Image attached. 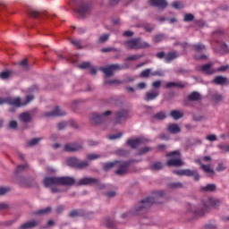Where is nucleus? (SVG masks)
Segmentation results:
<instances>
[{
    "label": "nucleus",
    "instance_id": "f257e3e1",
    "mask_svg": "<svg viewBox=\"0 0 229 229\" xmlns=\"http://www.w3.org/2000/svg\"><path fill=\"white\" fill-rule=\"evenodd\" d=\"M152 203H155V198L148 197V198L141 200V202H140V204L136 207L134 211H130V212L124 213L123 215H122L121 217L123 219H128V217H131V216H138L144 212H147L148 208H149V207H151Z\"/></svg>",
    "mask_w": 229,
    "mask_h": 229
},
{
    "label": "nucleus",
    "instance_id": "f03ea898",
    "mask_svg": "<svg viewBox=\"0 0 229 229\" xmlns=\"http://www.w3.org/2000/svg\"><path fill=\"white\" fill-rule=\"evenodd\" d=\"M203 209L196 210L193 207H191V211L193 212L196 216H205L207 212H208V208L212 207L213 208H217L221 205V200L219 199L208 197L203 199Z\"/></svg>",
    "mask_w": 229,
    "mask_h": 229
},
{
    "label": "nucleus",
    "instance_id": "7ed1b4c3",
    "mask_svg": "<svg viewBox=\"0 0 229 229\" xmlns=\"http://www.w3.org/2000/svg\"><path fill=\"white\" fill-rule=\"evenodd\" d=\"M76 180L72 177H47L44 180L45 187H55V185H74Z\"/></svg>",
    "mask_w": 229,
    "mask_h": 229
},
{
    "label": "nucleus",
    "instance_id": "20e7f679",
    "mask_svg": "<svg viewBox=\"0 0 229 229\" xmlns=\"http://www.w3.org/2000/svg\"><path fill=\"white\" fill-rule=\"evenodd\" d=\"M112 167H117L115 174L123 176V174H126V173H128L130 162L114 161L104 164V169L106 171H110Z\"/></svg>",
    "mask_w": 229,
    "mask_h": 229
},
{
    "label": "nucleus",
    "instance_id": "39448f33",
    "mask_svg": "<svg viewBox=\"0 0 229 229\" xmlns=\"http://www.w3.org/2000/svg\"><path fill=\"white\" fill-rule=\"evenodd\" d=\"M123 44L127 49H148L149 47V43L141 42L139 38L124 41Z\"/></svg>",
    "mask_w": 229,
    "mask_h": 229
},
{
    "label": "nucleus",
    "instance_id": "423d86ee",
    "mask_svg": "<svg viewBox=\"0 0 229 229\" xmlns=\"http://www.w3.org/2000/svg\"><path fill=\"white\" fill-rule=\"evenodd\" d=\"M34 97L32 95L27 96V101L22 104L21 102V98H8L7 99H3L0 98V105H4V103H7L8 105H11L12 106H16L19 108V106H22V105H28L30 101H33Z\"/></svg>",
    "mask_w": 229,
    "mask_h": 229
},
{
    "label": "nucleus",
    "instance_id": "0eeeda50",
    "mask_svg": "<svg viewBox=\"0 0 229 229\" xmlns=\"http://www.w3.org/2000/svg\"><path fill=\"white\" fill-rule=\"evenodd\" d=\"M166 157H170V159L166 163V165H168L169 167H180L183 164V161L180 159L179 151H174L170 154H166Z\"/></svg>",
    "mask_w": 229,
    "mask_h": 229
},
{
    "label": "nucleus",
    "instance_id": "6e6552de",
    "mask_svg": "<svg viewBox=\"0 0 229 229\" xmlns=\"http://www.w3.org/2000/svg\"><path fill=\"white\" fill-rule=\"evenodd\" d=\"M67 165L70 167H75V169H85L89 163L87 161H80L76 157H70L66 160Z\"/></svg>",
    "mask_w": 229,
    "mask_h": 229
},
{
    "label": "nucleus",
    "instance_id": "1a4fd4ad",
    "mask_svg": "<svg viewBox=\"0 0 229 229\" xmlns=\"http://www.w3.org/2000/svg\"><path fill=\"white\" fill-rule=\"evenodd\" d=\"M174 174H177L178 176H194L195 180H199V174L196 170L191 169H182L174 171Z\"/></svg>",
    "mask_w": 229,
    "mask_h": 229
},
{
    "label": "nucleus",
    "instance_id": "9d476101",
    "mask_svg": "<svg viewBox=\"0 0 229 229\" xmlns=\"http://www.w3.org/2000/svg\"><path fill=\"white\" fill-rule=\"evenodd\" d=\"M90 10H92V7L89 4H82L75 10V12L78 13V15L83 19L84 17H87L89 13H90Z\"/></svg>",
    "mask_w": 229,
    "mask_h": 229
},
{
    "label": "nucleus",
    "instance_id": "9b49d317",
    "mask_svg": "<svg viewBox=\"0 0 229 229\" xmlns=\"http://www.w3.org/2000/svg\"><path fill=\"white\" fill-rule=\"evenodd\" d=\"M121 66L119 64H111L107 67L100 68V71L106 74V76H112L114 71H119Z\"/></svg>",
    "mask_w": 229,
    "mask_h": 229
},
{
    "label": "nucleus",
    "instance_id": "f8f14e48",
    "mask_svg": "<svg viewBox=\"0 0 229 229\" xmlns=\"http://www.w3.org/2000/svg\"><path fill=\"white\" fill-rule=\"evenodd\" d=\"M147 140L144 138H138L135 140H127V144L132 148V149H135V148H139L140 144L146 143Z\"/></svg>",
    "mask_w": 229,
    "mask_h": 229
},
{
    "label": "nucleus",
    "instance_id": "ddd939ff",
    "mask_svg": "<svg viewBox=\"0 0 229 229\" xmlns=\"http://www.w3.org/2000/svg\"><path fill=\"white\" fill-rule=\"evenodd\" d=\"M98 183H99V181H98V179L84 177L81 179L76 184L77 185H92V184L98 185Z\"/></svg>",
    "mask_w": 229,
    "mask_h": 229
},
{
    "label": "nucleus",
    "instance_id": "4468645a",
    "mask_svg": "<svg viewBox=\"0 0 229 229\" xmlns=\"http://www.w3.org/2000/svg\"><path fill=\"white\" fill-rule=\"evenodd\" d=\"M212 64H208L201 66H198L197 69L201 72H204V74H214V72H216V70L212 69Z\"/></svg>",
    "mask_w": 229,
    "mask_h": 229
},
{
    "label": "nucleus",
    "instance_id": "2eb2a0df",
    "mask_svg": "<svg viewBox=\"0 0 229 229\" xmlns=\"http://www.w3.org/2000/svg\"><path fill=\"white\" fill-rule=\"evenodd\" d=\"M110 114H112V112L110 111H106L104 114H98L96 113L93 114V117H92V121L98 124V123H101L102 121H105V117L110 115Z\"/></svg>",
    "mask_w": 229,
    "mask_h": 229
},
{
    "label": "nucleus",
    "instance_id": "dca6fc26",
    "mask_svg": "<svg viewBox=\"0 0 229 229\" xmlns=\"http://www.w3.org/2000/svg\"><path fill=\"white\" fill-rule=\"evenodd\" d=\"M45 115L46 117H61L65 115V111H62L59 106H56L53 112L46 113Z\"/></svg>",
    "mask_w": 229,
    "mask_h": 229
},
{
    "label": "nucleus",
    "instance_id": "f3484780",
    "mask_svg": "<svg viewBox=\"0 0 229 229\" xmlns=\"http://www.w3.org/2000/svg\"><path fill=\"white\" fill-rule=\"evenodd\" d=\"M83 148L81 145H78L76 143H67L64 146V151L72 152V151H80Z\"/></svg>",
    "mask_w": 229,
    "mask_h": 229
},
{
    "label": "nucleus",
    "instance_id": "a211bd4d",
    "mask_svg": "<svg viewBox=\"0 0 229 229\" xmlns=\"http://www.w3.org/2000/svg\"><path fill=\"white\" fill-rule=\"evenodd\" d=\"M151 6H157V8H165L167 6V1L165 0H149Z\"/></svg>",
    "mask_w": 229,
    "mask_h": 229
},
{
    "label": "nucleus",
    "instance_id": "6ab92c4d",
    "mask_svg": "<svg viewBox=\"0 0 229 229\" xmlns=\"http://www.w3.org/2000/svg\"><path fill=\"white\" fill-rule=\"evenodd\" d=\"M175 58H178V53L170 52L165 55V64H170V62H173V60H174Z\"/></svg>",
    "mask_w": 229,
    "mask_h": 229
},
{
    "label": "nucleus",
    "instance_id": "aec40b11",
    "mask_svg": "<svg viewBox=\"0 0 229 229\" xmlns=\"http://www.w3.org/2000/svg\"><path fill=\"white\" fill-rule=\"evenodd\" d=\"M37 225H38L37 221L33 220V221H30V222H27L25 224H22L20 226V229H31V228H35V226H37Z\"/></svg>",
    "mask_w": 229,
    "mask_h": 229
},
{
    "label": "nucleus",
    "instance_id": "412c9836",
    "mask_svg": "<svg viewBox=\"0 0 229 229\" xmlns=\"http://www.w3.org/2000/svg\"><path fill=\"white\" fill-rule=\"evenodd\" d=\"M158 96H159L158 91L147 92L145 99L146 101H151L153 99H156V98H158Z\"/></svg>",
    "mask_w": 229,
    "mask_h": 229
},
{
    "label": "nucleus",
    "instance_id": "4be33fe9",
    "mask_svg": "<svg viewBox=\"0 0 229 229\" xmlns=\"http://www.w3.org/2000/svg\"><path fill=\"white\" fill-rule=\"evenodd\" d=\"M171 117L175 119V121H178V119H182L183 117V112L182 111H178V110H173L170 113Z\"/></svg>",
    "mask_w": 229,
    "mask_h": 229
},
{
    "label": "nucleus",
    "instance_id": "5701e85b",
    "mask_svg": "<svg viewBox=\"0 0 229 229\" xmlns=\"http://www.w3.org/2000/svg\"><path fill=\"white\" fill-rule=\"evenodd\" d=\"M213 83H215L216 85H225L226 84V78L223 76H216L213 80Z\"/></svg>",
    "mask_w": 229,
    "mask_h": 229
},
{
    "label": "nucleus",
    "instance_id": "b1692460",
    "mask_svg": "<svg viewBox=\"0 0 229 229\" xmlns=\"http://www.w3.org/2000/svg\"><path fill=\"white\" fill-rule=\"evenodd\" d=\"M168 131L169 133H180L181 130L178 124H170L168 125Z\"/></svg>",
    "mask_w": 229,
    "mask_h": 229
},
{
    "label": "nucleus",
    "instance_id": "393cba45",
    "mask_svg": "<svg viewBox=\"0 0 229 229\" xmlns=\"http://www.w3.org/2000/svg\"><path fill=\"white\" fill-rule=\"evenodd\" d=\"M219 48H215V51H217L218 53H228V46L225 43L218 44Z\"/></svg>",
    "mask_w": 229,
    "mask_h": 229
},
{
    "label": "nucleus",
    "instance_id": "a878e982",
    "mask_svg": "<svg viewBox=\"0 0 229 229\" xmlns=\"http://www.w3.org/2000/svg\"><path fill=\"white\" fill-rule=\"evenodd\" d=\"M20 120L22 123H30L31 121V115H30V113H23L20 115Z\"/></svg>",
    "mask_w": 229,
    "mask_h": 229
},
{
    "label": "nucleus",
    "instance_id": "bb28decb",
    "mask_svg": "<svg viewBox=\"0 0 229 229\" xmlns=\"http://www.w3.org/2000/svg\"><path fill=\"white\" fill-rule=\"evenodd\" d=\"M200 167L204 171V173H207V174H209V176H213L214 170L210 168V165H201Z\"/></svg>",
    "mask_w": 229,
    "mask_h": 229
},
{
    "label": "nucleus",
    "instance_id": "cd10ccee",
    "mask_svg": "<svg viewBox=\"0 0 229 229\" xmlns=\"http://www.w3.org/2000/svg\"><path fill=\"white\" fill-rule=\"evenodd\" d=\"M151 171H159V169H162L164 167V165L160 162H156L150 165Z\"/></svg>",
    "mask_w": 229,
    "mask_h": 229
},
{
    "label": "nucleus",
    "instance_id": "c85d7f7f",
    "mask_svg": "<svg viewBox=\"0 0 229 229\" xmlns=\"http://www.w3.org/2000/svg\"><path fill=\"white\" fill-rule=\"evenodd\" d=\"M201 95L198 92H192L189 95L188 98L190 101H198V99H200Z\"/></svg>",
    "mask_w": 229,
    "mask_h": 229
},
{
    "label": "nucleus",
    "instance_id": "c756f323",
    "mask_svg": "<svg viewBox=\"0 0 229 229\" xmlns=\"http://www.w3.org/2000/svg\"><path fill=\"white\" fill-rule=\"evenodd\" d=\"M126 117H128V112L126 111H122L120 113H117L116 114V119H117V123H119V121H123V119H125Z\"/></svg>",
    "mask_w": 229,
    "mask_h": 229
},
{
    "label": "nucleus",
    "instance_id": "7c9ffc66",
    "mask_svg": "<svg viewBox=\"0 0 229 229\" xmlns=\"http://www.w3.org/2000/svg\"><path fill=\"white\" fill-rule=\"evenodd\" d=\"M216 189V184H207L206 186H203L201 188V191H204L206 192H212Z\"/></svg>",
    "mask_w": 229,
    "mask_h": 229
},
{
    "label": "nucleus",
    "instance_id": "2f4dec72",
    "mask_svg": "<svg viewBox=\"0 0 229 229\" xmlns=\"http://www.w3.org/2000/svg\"><path fill=\"white\" fill-rule=\"evenodd\" d=\"M162 40H165V36L163 35V34L156 35V36L153 38V41H154L156 44H158V42H162Z\"/></svg>",
    "mask_w": 229,
    "mask_h": 229
},
{
    "label": "nucleus",
    "instance_id": "473e14b6",
    "mask_svg": "<svg viewBox=\"0 0 229 229\" xmlns=\"http://www.w3.org/2000/svg\"><path fill=\"white\" fill-rule=\"evenodd\" d=\"M40 140H42L41 138H34L27 142V146H30V147L37 146V144H38V142H40Z\"/></svg>",
    "mask_w": 229,
    "mask_h": 229
},
{
    "label": "nucleus",
    "instance_id": "72a5a7b5",
    "mask_svg": "<svg viewBox=\"0 0 229 229\" xmlns=\"http://www.w3.org/2000/svg\"><path fill=\"white\" fill-rule=\"evenodd\" d=\"M10 76H12V72H10V71L2 72L0 73L1 80H8V78H10Z\"/></svg>",
    "mask_w": 229,
    "mask_h": 229
},
{
    "label": "nucleus",
    "instance_id": "f704fd0d",
    "mask_svg": "<svg viewBox=\"0 0 229 229\" xmlns=\"http://www.w3.org/2000/svg\"><path fill=\"white\" fill-rule=\"evenodd\" d=\"M154 119H157V121H164L165 119V113L159 112L154 115Z\"/></svg>",
    "mask_w": 229,
    "mask_h": 229
},
{
    "label": "nucleus",
    "instance_id": "c9c22d12",
    "mask_svg": "<svg viewBox=\"0 0 229 229\" xmlns=\"http://www.w3.org/2000/svg\"><path fill=\"white\" fill-rule=\"evenodd\" d=\"M49 212H51V208L50 207L46 208L45 209L38 210L35 214L37 216H40L42 214H49Z\"/></svg>",
    "mask_w": 229,
    "mask_h": 229
},
{
    "label": "nucleus",
    "instance_id": "e433bc0d",
    "mask_svg": "<svg viewBox=\"0 0 229 229\" xmlns=\"http://www.w3.org/2000/svg\"><path fill=\"white\" fill-rule=\"evenodd\" d=\"M165 89H171V87H184L182 84H177L176 82H167L165 85Z\"/></svg>",
    "mask_w": 229,
    "mask_h": 229
},
{
    "label": "nucleus",
    "instance_id": "4c0bfd02",
    "mask_svg": "<svg viewBox=\"0 0 229 229\" xmlns=\"http://www.w3.org/2000/svg\"><path fill=\"white\" fill-rule=\"evenodd\" d=\"M193 49L196 53H199V51H203V49H205V45H194Z\"/></svg>",
    "mask_w": 229,
    "mask_h": 229
},
{
    "label": "nucleus",
    "instance_id": "58836bf2",
    "mask_svg": "<svg viewBox=\"0 0 229 229\" xmlns=\"http://www.w3.org/2000/svg\"><path fill=\"white\" fill-rule=\"evenodd\" d=\"M183 21L185 22H191V21H194V15H192L191 13L185 14Z\"/></svg>",
    "mask_w": 229,
    "mask_h": 229
},
{
    "label": "nucleus",
    "instance_id": "ea45409f",
    "mask_svg": "<svg viewBox=\"0 0 229 229\" xmlns=\"http://www.w3.org/2000/svg\"><path fill=\"white\" fill-rule=\"evenodd\" d=\"M151 74V69H147L143 72H140V77L141 78H148Z\"/></svg>",
    "mask_w": 229,
    "mask_h": 229
},
{
    "label": "nucleus",
    "instance_id": "a19ab883",
    "mask_svg": "<svg viewBox=\"0 0 229 229\" xmlns=\"http://www.w3.org/2000/svg\"><path fill=\"white\" fill-rule=\"evenodd\" d=\"M99 155H98V154H89L88 156H87V159L88 160H98V158H99Z\"/></svg>",
    "mask_w": 229,
    "mask_h": 229
},
{
    "label": "nucleus",
    "instance_id": "79ce46f5",
    "mask_svg": "<svg viewBox=\"0 0 229 229\" xmlns=\"http://www.w3.org/2000/svg\"><path fill=\"white\" fill-rule=\"evenodd\" d=\"M139 58H142V55H129V56L126 58V61H127V62H130V61H131V60H139Z\"/></svg>",
    "mask_w": 229,
    "mask_h": 229
},
{
    "label": "nucleus",
    "instance_id": "37998d69",
    "mask_svg": "<svg viewBox=\"0 0 229 229\" xmlns=\"http://www.w3.org/2000/svg\"><path fill=\"white\" fill-rule=\"evenodd\" d=\"M172 6H173V8H175L176 10H180V9L183 8V4H182V3H180V2H174L172 4Z\"/></svg>",
    "mask_w": 229,
    "mask_h": 229
},
{
    "label": "nucleus",
    "instance_id": "c03bdc74",
    "mask_svg": "<svg viewBox=\"0 0 229 229\" xmlns=\"http://www.w3.org/2000/svg\"><path fill=\"white\" fill-rule=\"evenodd\" d=\"M121 137H123V133L120 132L115 135H109V136H107V139H109V140H114L115 139H121Z\"/></svg>",
    "mask_w": 229,
    "mask_h": 229
},
{
    "label": "nucleus",
    "instance_id": "a18cd8bd",
    "mask_svg": "<svg viewBox=\"0 0 229 229\" xmlns=\"http://www.w3.org/2000/svg\"><path fill=\"white\" fill-rule=\"evenodd\" d=\"M218 148L223 151V153H229V145H219Z\"/></svg>",
    "mask_w": 229,
    "mask_h": 229
},
{
    "label": "nucleus",
    "instance_id": "49530a36",
    "mask_svg": "<svg viewBox=\"0 0 229 229\" xmlns=\"http://www.w3.org/2000/svg\"><path fill=\"white\" fill-rule=\"evenodd\" d=\"M89 67H90V63H89V62H84V63L79 64L80 69H89Z\"/></svg>",
    "mask_w": 229,
    "mask_h": 229
},
{
    "label": "nucleus",
    "instance_id": "de8ad7c7",
    "mask_svg": "<svg viewBox=\"0 0 229 229\" xmlns=\"http://www.w3.org/2000/svg\"><path fill=\"white\" fill-rule=\"evenodd\" d=\"M170 189H180L182 188V183L181 182H174L169 184Z\"/></svg>",
    "mask_w": 229,
    "mask_h": 229
},
{
    "label": "nucleus",
    "instance_id": "09e8293b",
    "mask_svg": "<svg viewBox=\"0 0 229 229\" xmlns=\"http://www.w3.org/2000/svg\"><path fill=\"white\" fill-rule=\"evenodd\" d=\"M10 191V188L8 187H0V196L6 194V192Z\"/></svg>",
    "mask_w": 229,
    "mask_h": 229
},
{
    "label": "nucleus",
    "instance_id": "8fccbe9b",
    "mask_svg": "<svg viewBox=\"0 0 229 229\" xmlns=\"http://www.w3.org/2000/svg\"><path fill=\"white\" fill-rule=\"evenodd\" d=\"M71 43L75 46V47H78L79 49H81V43H80L79 40H76V39H72L71 40Z\"/></svg>",
    "mask_w": 229,
    "mask_h": 229
},
{
    "label": "nucleus",
    "instance_id": "3c124183",
    "mask_svg": "<svg viewBox=\"0 0 229 229\" xmlns=\"http://www.w3.org/2000/svg\"><path fill=\"white\" fill-rule=\"evenodd\" d=\"M223 37V31L217 30L213 34V38H221Z\"/></svg>",
    "mask_w": 229,
    "mask_h": 229
},
{
    "label": "nucleus",
    "instance_id": "603ef678",
    "mask_svg": "<svg viewBox=\"0 0 229 229\" xmlns=\"http://www.w3.org/2000/svg\"><path fill=\"white\" fill-rule=\"evenodd\" d=\"M213 99L216 103H219V101H223V96H221L220 94H216L214 96Z\"/></svg>",
    "mask_w": 229,
    "mask_h": 229
},
{
    "label": "nucleus",
    "instance_id": "864d4df0",
    "mask_svg": "<svg viewBox=\"0 0 229 229\" xmlns=\"http://www.w3.org/2000/svg\"><path fill=\"white\" fill-rule=\"evenodd\" d=\"M110 36L108 34H104L101 35L99 37V42H106V39L109 38Z\"/></svg>",
    "mask_w": 229,
    "mask_h": 229
},
{
    "label": "nucleus",
    "instance_id": "5fc2aeb1",
    "mask_svg": "<svg viewBox=\"0 0 229 229\" xmlns=\"http://www.w3.org/2000/svg\"><path fill=\"white\" fill-rule=\"evenodd\" d=\"M227 69H229V66L228 65H224V66H221V67L217 68L215 71L218 72H223L225 71H227Z\"/></svg>",
    "mask_w": 229,
    "mask_h": 229
},
{
    "label": "nucleus",
    "instance_id": "6e6d98bb",
    "mask_svg": "<svg viewBox=\"0 0 229 229\" xmlns=\"http://www.w3.org/2000/svg\"><path fill=\"white\" fill-rule=\"evenodd\" d=\"M144 28H145V31H148V32L153 31V30H155V27L153 25H150V24L145 25Z\"/></svg>",
    "mask_w": 229,
    "mask_h": 229
},
{
    "label": "nucleus",
    "instance_id": "4d7b16f0",
    "mask_svg": "<svg viewBox=\"0 0 229 229\" xmlns=\"http://www.w3.org/2000/svg\"><path fill=\"white\" fill-rule=\"evenodd\" d=\"M207 140H209L210 142H214V140H217V138L216 137L215 134H211L207 136Z\"/></svg>",
    "mask_w": 229,
    "mask_h": 229
},
{
    "label": "nucleus",
    "instance_id": "13d9d810",
    "mask_svg": "<svg viewBox=\"0 0 229 229\" xmlns=\"http://www.w3.org/2000/svg\"><path fill=\"white\" fill-rule=\"evenodd\" d=\"M9 128L12 130H15L17 128V122L16 121H11L9 123Z\"/></svg>",
    "mask_w": 229,
    "mask_h": 229
},
{
    "label": "nucleus",
    "instance_id": "bf43d9fd",
    "mask_svg": "<svg viewBox=\"0 0 229 229\" xmlns=\"http://www.w3.org/2000/svg\"><path fill=\"white\" fill-rule=\"evenodd\" d=\"M164 191H159L155 192V198H163L164 197Z\"/></svg>",
    "mask_w": 229,
    "mask_h": 229
},
{
    "label": "nucleus",
    "instance_id": "052dcab7",
    "mask_svg": "<svg viewBox=\"0 0 229 229\" xmlns=\"http://www.w3.org/2000/svg\"><path fill=\"white\" fill-rule=\"evenodd\" d=\"M165 53L164 52H159L156 55L157 58H159L160 60H162V58H164L165 60Z\"/></svg>",
    "mask_w": 229,
    "mask_h": 229
},
{
    "label": "nucleus",
    "instance_id": "680f3d73",
    "mask_svg": "<svg viewBox=\"0 0 229 229\" xmlns=\"http://www.w3.org/2000/svg\"><path fill=\"white\" fill-rule=\"evenodd\" d=\"M151 148L145 147L143 148H141L139 152V155H143V153H148V151H150Z\"/></svg>",
    "mask_w": 229,
    "mask_h": 229
},
{
    "label": "nucleus",
    "instance_id": "e2e57ef3",
    "mask_svg": "<svg viewBox=\"0 0 229 229\" xmlns=\"http://www.w3.org/2000/svg\"><path fill=\"white\" fill-rule=\"evenodd\" d=\"M160 85H162V82L160 81H156L152 83V86L154 87V89H158Z\"/></svg>",
    "mask_w": 229,
    "mask_h": 229
},
{
    "label": "nucleus",
    "instance_id": "0e129e2a",
    "mask_svg": "<svg viewBox=\"0 0 229 229\" xmlns=\"http://www.w3.org/2000/svg\"><path fill=\"white\" fill-rule=\"evenodd\" d=\"M151 76H164V72H160V71H156L150 73Z\"/></svg>",
    "mask_w": 229,
    "mask_h": 229
},
{
    "label": "nucleus",
    "instance_id": "69168bd1",
    "mask_svg": "<svg viewBox=\"0 0 229 229\" xmlns=\"http://www.w3.org/2000/svg\"><path fill=\"white\" fill-rule=\"evenodd\" d=\"M79 215H80V213L78 212V210H73V211H72V212L69 214L70 217H76V216H78Z\"/></svg>",
    "mask_w": 229,
    "mask_h": 229
},
{
    "label": "nucleus",
    "instance_id": "338daca9",
    "mask_svg": "<svg viewBox=\"0 0 229 229\" xmlns=\"http://www.w3.org/2000/svg\"><path fill=\"white\" fill-rule=\"evenodd\" d=\"M137 88L140 89V90H142V89H146V82H140L137 85Z\"/></svg>",
    "mask_w": 229,
    "mask_h": 229
},
{
    "label": "nucleus",
    "instance_id": "774afa93",
    "mask_svg": "<svg viewBox=\"0 0 229 229\" xmlns=\"http://www.w3.org/2000/svg\"><path fill=\"white\" fill-rule=\"evenodd\" d=\"M30 15H31V17H38L39 13L38 11H30Z\"/></svg>",
    "mask_w": 229,
    "mask_h": 229
}]
</instances>
